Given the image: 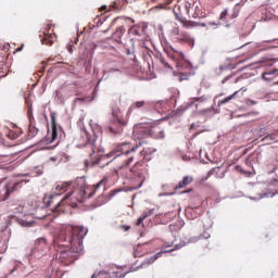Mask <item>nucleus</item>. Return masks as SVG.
<instances>
[{
  "label": "nucleus",
  "mask_w": 278,
  "mask_h": 278,
  "mask_svg": "<svg viewBox=\"0 0 278 278\" xmlns=\"http://www.w3.org/2000/svg\"><path fill=\"white\" fill-rule=\"evenodd\" d=\"M144 144V141H139L136 144L131 142H122L115 146L110 153L106 154V157H114V161L119 163L117 168L114 169V175L118 177L122 170L129 168L132 162H136L132 167H130V177L129 184L131 190H138L142 188V184L147 180V175H149V169L147 168V163L140 161L144 160L147 155L155 153L153 148H140Z\"/></svg>",
  "instance_id": "1"
},
{
  "label": "nucleus",
  "mask_w": 278,
  "mask_h": 278,
  "mask_svg": "<svg viewBox=\"0 0 278 278\" xmlns=\"http://www.w3.org/2000/svg\"><path fill=\"white\" fill-rule=\"evenodd\" d=\"M88 229L83 226H70L61 230L60 235L53 240L55 249V260L64 266H71L79 255L84 253V238Z\"/></svg>",
  "instance_id": "2"
},
{
  "label": "nucleus",
  "mask_w": 278,
  "mask_h": 278,
  "mask_svg": "<svg viewBox=\"0 0 278 278\" xmlns=\"http://www.w3.org/2000/svg\"><path fill=\"white\" fill-rule=\"evenodd\" d=\"M109 178L104 176L98 184L93 186H85L79 189H75L72 192H68L61 202L54 207V214H64L68 212L67 207H77V203H84L85 199H90L94 197L97 192L105 190V186H108Z\"/></svg>",
  "instance_id": "3"
},
{
  "label": "nucleus",
  "mask_w": 278,
  "mask_h": 278,
  "mask_svg": "<svg viewBox=\"0 0 278 278\" xmlns=\"http://www.w3.org/2000/svg\"><path fill=\"white\" fill-rule=\"evenodd\" d=\"M23 184H25V180L1 181L0 182V201H8V199H10V195L14 194V192H18V190L23 188Z\"/></svg>",
  "instance_id": "4"
},
{
  "label": "nucleus",
  "mask_w": 278,
  "mask_h": 278,
  "mask_svg": "<svg viewBox=\"0 0 278 278\" xmlns=\"http://www.w3.org/2000/svg\"><path fill=\"white\" fill-rule=\"evenodd\" d=\"M112 115L115 119L111 122L109 127L110 134H123V128L127 127L129 119H127V117L121 116V110H114Z\"/></svg>",
  "instance_id": "5"
},
{
  "label": "nucleus",
  "mask_w": 278,
  "mask_h": 278,
  "mask_svg": "<svg viewBox=\"0 0 278 278\" xmlns=\"http://www.w3.org/2000/svg\"><path fill=\"white\" fill-rule=\"evenodd\" d=\"M170 49L172 51H167V56L169 58V60H173V62H175L176 66L184 68V64H186L188 68H191V66L186 63V56L184 55V52H179L173 47H170Z\"/></svg>",
  "instance_id": "6"
},
{
  "label": "nucleus",
  "mask_w": 278,
  "mask_h": 278,
  "mask_svg": "<svg viewBox=\"0 0 278 278\" xmlns=\"http://www.w3.org/2000/svg\"><path fill=\"white\" fill-rule=\"evenodd\" d=\"M132 136L136 140H139V142H144L146 138H150L151 129L147 126L137 125L134 127Z\"/></svg>",
  "instance_id": "7"
},
{
  "label": "nucleus",
  "mask_w": 278,
  "mask_h": 278,
  "mask_svg": "<svg viewBox=\"0 0 278 278\" xmlns=\"http://www.w3.org/2000/svg\"><path fill=\"white\" fill-rule=\"evenodd\" d=\"M51 27H53V24L47 25V27L43 30V37L41 38V43L47 45V47H51L58 38L53 29L51 30Z\"/></svg>",
  "instance_id": "8"
},
{
  "label": "nucleus",
  "mask_w": 278,
  "mask_h": 278,
  "mask_svg": "<svg viewBox=\"0 0 278 278\" xmlns=\"http://www.w3.org/2000/svg\"><path fill=\"white\" fill-rule=\"evenodd\" d=\"M128 34L130 36H138L139 38H142V36L147 34V25L143 22L134 24L128 28Z\"/></svg>",
  "instance_id": "9"
},
{
  "label": "nucleus",
  "mask_w": 278,
  "mask_h": 278,
  "mask_svg": "<svg viewBox=\"0 0 278 278\" xmlns=\"http://www.w3.org/2000/svg\"><path fill=\"white\" fill-rule=\"evenodd\" d=\"M74 186H77L76 181L60 182L55 187L54 197H60V194L68 192V190H73Z\"/></svg>",
  "instance_id": "10"
},
{
  "label": "nucleus",
  "mask_w": 278,
  "mask_h": 278,
  "mask_svg": "<svg viewBox=\"0 0 278 278\" xmlns=\"http://www.w3.org/2000/svg\"><path fill=\"white\" fill-rule=\"evenodd\" d=\"M185 7L187 16L192 18V12H194V0H180L178 8Z\"/></svg>",
  "instance_id": "11"
},
{
  "label": "nucleus",
  "mask_w": 278,
  "mask_h": 278,
  "mask_svg": "<svg viewBox=\"0 0 278 278\" xmlns=\"http://www.w3.org/2000/svg\"><path fill=\"white\" fill-rule=\"evenodd\" d=\"M125 277L121 271H113V274L110 276L105 271H98L94 273L91 278H122Z\"/></svg>",
  "instance_id": "12"
},
{
  "label": "nucleus",
  "mask_w": 278,
  "mask_h": 278,
  "mask_svg": "<svg viewBox=\"0 0 278 278\" xmlns=\"http://www.w3.org/2000/svg\"><path fill=\"white\" fill-rule=\"evenodd\" d=\"M144 105H147V101L144 100L132 102L128 109L127 116L134 114L135 110H142Z\"/></svg>",
  "instance_id": "13"
},
{
  "label": "nucleus",
  "mask_w": 278,
  "mask_h": 278,
  "mask_svg": "<svg viewBox=\"0 0 278 278\" xmlns=\"http://www.w3.org/2000/svg\"><path fill=\"white\" fill-rule=\"evenodd\" d=\"M178 42H187L190 47H194V39L187 33H180L177 38Z\"/></svg>",
  "instance_id": "14"
},
{
  "label": "nucleus",
  "mask_w": 278,
  "mask_h": 278,
  "mask_svg": "<svg viewBox=\"0 0 278 278\" xmlns=\"http://www.w3.org/2000/svg\"><path fill=\"white\" fill-rule=\"evenodd\" d=\"M85 149H86L87 153L89 154V156L92 157L94 155V153H97V144H96L94 140L88 139V141L85 143Z\"/></svg>",
  "instance_id": "15"
},
{
  "label": "nucleus",
  "mask_w": 278,
  "mask_h": 278,
  "mask_svg": "<svg viewBox=\"0 0 278 278\" xmlns=\"http://www.w3.org/2000/svg\"><path fill=\"white\" fill-rule=\"evenodd\" d=\"M194 11L192 12V18H203V8L200 2L194 0Z\"/></svg>",
  "instance_id": "16"
},
{
  "label": "nucleus",
  "mask_w": 278,
  "mask_h": 278,
  "mask_svg": "<svg viewBox=\"0 0 278 278\" xmlns=\"http://www.w3.org/2000/svg\"><path fill=\"white\" fill-rule=\"evenodd\" d=\"M194 179L191 176H185L182 180L176 186V190H181V188H186V186H190Z\"/></svg>",
  "instance_id": "17"
},
{
  "label": "nucleus",
  "mask_w": 278,
  "mask_h": 278,
  "mask_svg": "<svg viewBox=\"0 0 278 278\" xmlns=\"http://www.w3.org/2000/svg\"><path fill=\"white\" fill-rule=\"evenodd\" d=\"M125 28L124 26H119L116 28L115 33L113 34L114 39L116 42H121L123 40V36H125Z\"/></svg>",
  "instance_id": "18"
},
{
  "label": "nucleus",
  "mask_w": 278,
  "mask_h": 278,
  "mask_svg": "<svg viewBox=\"0 0 278 278\" xmlns=\"http://www.w3.org/2000/svg\"><path fill=\"white\" fill-rule=\"evenodd\" d=\"M238 94H240V91H235L232 94L224 98L223 100H219L217 105H225V103H229V101H232V99L238 98Z\"/></svg>",
  "instance_id": "19"
},
{
  "label": "nucleus",
  "mask_w": 278,
  "mask_h": 278,
  "mask_svg": "<svg viewBox=\"0 0 278 278\" xmlns=\"http://www.w3.org/2000/svg\"><path fill=\"white\" fill-rule=\"evenodd\" d=\"M267 188L268 189L266 192L258 193V195L255 197L254 199H264V197H275L276 192H274V190H273V185H268Z\"/></svg>",
  "instance_id": "20"
},
{
  "label": "nucleus",
  "mask_w": 278,
  "mask_h": 278,
  "mask_svg": "<svg viewBox=\"0 0 278 278\" xmlns=\"http://www.w3.org/2000/svg\"><path fill=\"white\" fill-rule=\"evenodd\" d=\"M163 253L164 252H159V253L154 254L146 263L141 264L140 268H142L144 266H149L150 264H153V262H155V260H159V257H161Z\"/></svg>",
  "instance_id": "21"
},
{
  "label": "nucleus",
  "mask_w": 278,
  "mask_h": 278,
  "mask_svg": "<svg viewBox=\"0 0 278 278\" xmlns=\"http://www.w3.org/2000/svg\"><path fill=\"white\" fill-rule=\"evenodd\" d=\"M26 104L28 106L27 110V117L30 124L35 123V118H34V110L31 109V103H29V100H26Z\"/></svg>",
  "instance_id": "22"
},
{
  "label": "nucleus",
  "mask_w": 278,
  "mask_h": 278,
  "mask_svg": "<svg viewBox=\"0 0 278 278\" xmlns=\"http://www.w3.org/2000/svg\"><path fill=\"white\" fill-rule=\"evenodd\" d=\"M47 247V238L40 237L35 241V249H45Z\"/></svg>",
  "instance_id": "23"
},
{
  "label": "nucleus",
  "mask_w": 278,
  "mask_h": 278,
  "mask_svg": "<svg viewBox=\"0 0 278 278\" xmlns=\"http://www.w3.org/2000/svg\"><path fill=\"white\" fill-rule=\"evenodd\" d=\"M151 214H153L152 211H149L148 213H143V215L138 218L136 226L140 227V225H142V227H144V224H143L144 219L149 218V216H151Z\"/></svg>",
  "instance_id": "24"
},
{
  "label": "nucleus",
  "mask_w": 278,
  "mask_h": 278,
  "mask_svg": "<svg viewBox=\"0 0 278 278\" xmlns=\"http://www.w3.org/2000/svg\"><path fill=\"white\" fill-rule=\"evenodd\" d=\"M180 23H182V26L186 29H192V27H199V23H195V22H185L184 21V15L181 16Z\"/></svg>",
  "instance_id": "25"
},
{
  "label": "nucleus",
  "mask_w": 278,
  "mask_h": 278,
  "mask_svg": "<svg viewBox=\"0 0 278 278\" xmlns=\"http://www.w3.org/2000/svg\"><path fill=\"white\" fill-rule=\"evenodd\" d=\"M8 138H10V140H16V138H18V136H21V131L17 130H8L7 132Z\"/></svg>",
  "instance_id": "26"
},
{
  "label": "nucleus",
  "mask_w": 278,
  "mask_h": 278,
  "mask_svg": "<svg viewBox=\"0 0 278 278\" xmlns=\"http://www.w3.org/2000/svg\"><path fill=\"white\" fill-rule=\"evenodd\" d=\"M268 75H278V68L263 73L262 77H263V79H264L265 81H270V79H273V78L268 77Z\"/></svg>",
  "instance_id": "27"
},
{
  "label": "nucleus",
  "mask_w": 278,
  "mask_h": 278,
  "mask_svg": "<svg viewBox=\"0 0 278 278\" xmlns=\"http://www.w3.org/2000/svg\"><path fill=\"white\" fill-rule=\"evenodd\" d=\"M175 77H177L178 81H187V79L190 77V74L188 73H174Z\"/></svg>",
  "instance_id": "28"
},
{
  "label": "nucleus",
  "mask_w": 278,
  "mask_h": 278,
  "mask_svg": "<svg viewBox=\"0 0 278 278\" xmlns=\"http://www.w3.org/2000/svg\"><path fill=\"white\" fill-rule=\"evenodd\" d=\"M28 136L30 138H35V136H38V128L36 126H34V123L29 125Z\"/></svg>",
  "instance_id": "29"
},
{
  "label": "nucleus",
  "mask_w": 278,
  "mask_h": 278,
  "mask_svg": "<svg viewBox=\"0 0 278 278\" xmlns=\"http://www.w3.org/2000/svg\"><path fill=\"white\" fill-rule=\"evenodd\" d=\"M239 14H240V3H237L232 9V13L230 14V18H238Z\"/></svg>",
  "instance_id": "30"
},
{
  "label": "nucleus",
  "mask_w": 278,
  "mask_h": 278,
  "mask_svg": "<svg viewBox=\"0 0 278 278\" xmlns=\"http://www.w3.org/2000/svg\"><path fill=\"white\" fill-rule=\"evenodd\" d=\"M54 140H58V127H55V126L52 127L50 142H54Z\"/></svg>",
  "instance_id": "31"
},
{
  "label": "nucleus",
  "mask_w": 278,
  "mask_h": 278,
  "mask_svg": "<svg viewBox=\"0 0 278 278\" xmlns=\"http://www.w3.org/2000/svg\"><path fill=\"white\" fill-rule=\"evenodd\" d=\"M159 61L161 62V64H163V66H165V68H173V67H170V64H168V62H166V59L164 56L160 55Z\"/></svg>",
  "instance_id": "32"
},
{
  "label": "nucleus",
  "mask_w": 278,
  "mask_h": 278,
  "mask_svg": "<svg viewBox=\"0 0 278 278\" xmlns=\"http://www.w3.org/2000/svg\"><path fill=\"white\" fill-rule=\"evenodd\" d=\"M273 141H275V137H273V135H267L262 139V142H268V144Z\"/></svg>",
  "instance_id": "33"
},
{
  "label": "nucleus",
  "mask_w": 278,
  "mask_h": 278,
  "mask_svg": "<svg viewBox=\"0 0 278 278\" xmlns=\"http://www.w3.org/2000/svg\"><path fill=\"white\" fill-rule=\"evenodd\" d=\"M227 16H229V18H231V15H229V11L226 9L225 11H223L220 13L219 18H220V21H225V18H227Z\"/></svg>",
  "instance_id": "34"
},
{
  "label": "nucleus",
  "mask_w": 278,
  "mask_h": 278,
  "mask_svg": "<svg viewBox=\"0 0 278 278\" xmlns=\"http://www.w3.org/2000/svg\"><path fill=\"white\" fill-rule=\"evenodd\" d=\"M184 244H176L174 249L164 251V253H173V251H177V249H181Z\"/></svg>",
  "instance_id": "35"
},
{
  "label": "nucleus",
  "mask_w": 278,
  "mask_h": 278,
  "mask_svg": "<svg viewBox=\"0 0 278 278\" xmlns=\"http://www.w3.org/2000/svg\"><path fill=\"white\" fill-rule=\"evenodd\" d=\"M104 203H105V197L100 195V197L98 198L97 205H98V206H99V205H103Z\"/></svg>",
  "instance_id": "36"
},
{
  "label": "nucleus",
  "mask_w": 278,
  "mask_h": 278,
  "mask_svg": "<svg viewBox=\"0 0 278 278\" xmlns=\"http://www.w3.org/2000/svg\"><path fill=\"white\" fill-rule=\"evenodd\" d=\"M156 138L163 139L165 138V134L163 129H159L157 134H156Z\"/></svg>",
  "instance_id": "37"
},
{
  "label": "nucleus",
  "mask_w": 278,
  "mask_h": 278,
  "mask_svg": "<svg viewBox=\"0 0 278 278\" xmlns=\"http://www.w3.org/2000/svg\"><path fill=\"white\" fill-rule=\"evenodd\" d=\"M179 27H175L174 29H172V36H179Z\"/></svg>",
  "instance_id": "38"
},
{
  "label": "nucleus",
  "mask_w": 278,
  "mask_h": 278,
  "mask_svg": "<svg viewBox=\"0 0 278 278\" xmlns=\"http://www.w3.org/2000/svg\"><path fill=\"white\" fill-rule=\"evenodd\" d=\"M50 118H51V125H52V127H55V114H51L50 115Z\"/></svg>",
  "instance_id": "39"
},
{
  "label": "nucleus",
  "mask_w": 278,
  "mask_h": 278,
  "mask_svg": "<svg viewBox=\"0 0 278 278\" xmlns=\"http://www.w3.org/2000/svg\"><path fill=\"white\" fill-rule=\"evenodd\" d=\"M119 228H122L124 231H129V229H131V226L122 225L119 226Z\"/></svg>",
  "instance_id": "40"
},
{
  "label": "nucleus",
  "mask_w": 278,
  "mask_h": 278,
  "mask_svg": "<svg viewBox=\"0 0 278 278\" xmlns=\"http://www.w3.org/2000/svg\"><path fill=\"white\" fill-rule=\"evenodd\" d=\"M125 21H130V23L134 25V23H136V20L131 18V17H124Z\"/></svg>",
  "instance_id": "41"
},
{
  "label": "nucleus",
  "mask_w": 278,
  "mask_h": 278,
  "mask_svg": "<svg viewBox=\"0 0 278 278\" xmlns=\"http://www.w3.org/2000/svg\"><path fill=\"white\" fill-rule=\"evenodd\" d=\"M94 157H96V161H92V164H99L101 159L99 156H97V155Z\"/></svg>",
  "instance_id": "42"
},
{
  "label": "nucleus",
  "mask_w": 278,
  "mask_h": 278,
  "mask_svg": "<svg viewBox=\"0 0 278 278\" xmlns=\"http://www.w3.org/2000/svg\"><path fill=\"white\" fill-rule=\"evenodd\" d=\"M228 79H231V75L227 76L225 79L222 80V84H225L226 81H228Z\"/></svg>",
  "instance_id": "43"
},
{
  "label": "nucleus",
  "mask_w": 278,
  "mask_h": 278,
  "mask_svg": "<svg viewBox=\"0 0 278 278\" xmlns=\"http://www.w3.org/2000/svg\"><path fill=\"white\" fill-rule=\"evenodd\" d=\"M110 194H111V197H114V195L118 194V191L112 190V191L110 192Z\"/></svg>",
  "instance_id": "44"
},
{
  "label": "nucleus",
  "mask_w": 278,
  "mask_h": 278,
  "mask_svg": "<svg viewBox=\"0 0 278 278\" xmlns=\"http://www.w3.org/2000/svg\"><path fill=\"white\" fill-rule=\"evenodd\" d=\"M53 197L54 195H50V201L47 203V207H49V205H51V201H53Z\"/></svg>",
  "instance_id": "45"
},
{
  "label": "nucleus",
  "mask_w": 278,
  "mask_h": 278,
  "mask_svg": "<svg viewBox=\"0 0 278 278\" xmlns=\"http://www.w3.org/2000/svg\"><path fill=\"white\" fill-rule=\"evenodd\" d=\"M5 77V72H0V79H3Z\"/></svg>",
  "instance_id": "46"
},
{
  "label": "nucleus",
  "mask_w": 278,
  "mask_h": 278,
  "mask_svg": "<svg viewBox=\"0 0 278 278\" xmlns=\"http://www.w3.org/2000/svg\"><path fill=\"white\" fill-rule=\"evenodd\" d=\"M17 212H18L20 214H23V206H20V207L17 208Z\"/></svg>",
  "instance_id": "47"
},
{
  "label": "nucleus",
  "mask_w": 278,
  "mask_h": 278,
  "mask_svg": "<svg viewBox=\"0 0 278 278\" xmlns=\"http://www.w3.org/2000/svg\"><path fill=\"white\" fill-rule=\"evenodd\" d=\"M194 101H203V98H194Z\"/></svg>",
  "instance_id": "48"
},
{
  "label": "nucleus",
  "mask_w": 278,
  "mask_h": 278,
  "mask_svg": "<svg viewBox=\"0 0 278 278\" xmlns=\"http://www.w3.org/2000/svg\"><path fill=\"white\" fill-rule=\"evenodd\" d=\"M16 51H23V45L21 48H17Z\"/></svg>",
  "instance_id": "49"
},
{
  "label": "nucleus",
  "mask_w": 278,
  "mask_h": 278,
  "mask_svg": "<svg viewBox=\"0 0 278 278\" xmlns=\"http://www.w3.org/2000/svg\"><path fill=\"white\" fill-rule=\"evenodd\" d=\"M204 238H205V239L210 238V233H205V235H204Z\"/></svg>",
  "instance_id": "50"
},
{
  "label": "nucleus",
  "mask_w": 278,
  "mask_h": 278,
  "mask_svg": "<svg viewBox=\"0 0 278 278\" xmlns=\"http://www.w3.org/2000/svg\"><path fill=\"white\" fill-rule=\"evenodd\" d=\"M247 45H249V42L244 43L243 46L240 47V49H242V47H247Z\"/></svg>",
  "instance_id": "51"
},
{
  "label": "nucleus",
  "mask_w": 278,
  "mask_h": 278,
  "mask_svg": "<svg viewBox=\"0 0 278 278\" xmlns=\"http://www.w3.org/2000/svg\"><path fill=\"white\" fill-rule=\"evenodd\" d=\"M184 192H192V189H189L188 191H184Z\"/></svg>",
  "instance_id": "52"
},
{
  "label": "nucleus",
  "mask_w": 278,
  "mask_h": 278,
  "mask_svg": "<svg viewBox=\"0 0 278 278\" xmlns=\"http://www.w3.org/2000/svg\"><path fill=\"white\" fill-rule=\"evenodd\" d=\"M106 8H108V7L104 5V7H102V10H106Z\"/></svg>",
  "instance_id": "53"
},
{
  "label": "nucleus",
  "mask_w": 278,
  "mask_h": 278,
  "mask_svg": "<svg viewBox=\"0 0 278 278\" xmlns=\"http://www.w3.org/2000/svg\"><path fill=\"white\" fill-rule=\"evenodd\" d=\"M76 101H81V99L77 98Z\"/></svg>",
  "instance_id": "54"
},
{
  "label": "nucleus",
  "mask_w": 278,
  "mask_h": 278,
  "mask_svg": "<svg viewBox=\"0 0 278 278\" xmlns=\"http://www.w3.org/2000/svg\"><path fill=\"white\" fill-rule=\"evenodd\" d=\"M275 142H278V140H276Z\"/></svg>",
  "instance_id": "55"
}]
</instances>
